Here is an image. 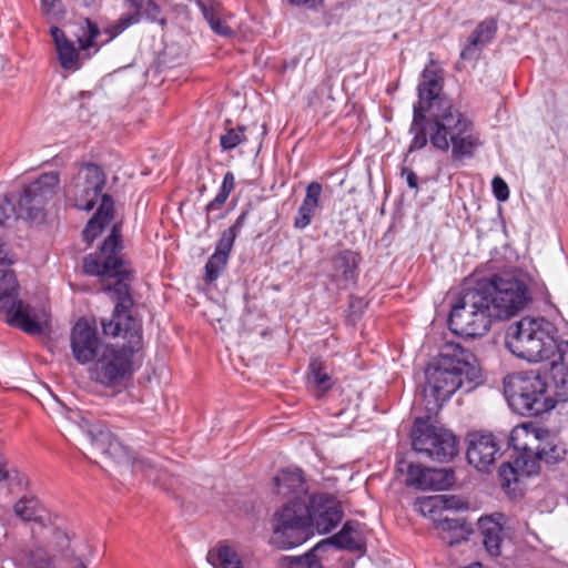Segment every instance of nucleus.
<instances>
[{
  "mask_svg": "<svg viewBox=\"0 0 568 568\" xmlns=\"http://www.w3.org/2000/svg\"><path fill=\"white\" fill-rule=\"evenodd\" d=\"M440 70L426 67L418 84V101L414 104L409 133L413 134L408 152L424 149L428 141L434 148L447 152L452 145L455 160L473 156L480 145L473 123L443 94Z\"/></svg>",
  "mask_w": 568,
  "mask_h": 568,
  "instance_id": "obj_1",
  "label": "nucleus"
},
{
  "mask_svg": "<svg viewBox=\"0 0 568 568\" xmlns=\"http://www.w3.org/2000/svg\"><path fill=\"white\" fill-rule=\"evenodd\" d=\"M342 518L339 501L327 494L286 503L274 513L271 544L278 549L297 547L310 538L313 528L320 534H328Z\"/></svg>",
  "mask_w": 568,
  "mask_h": 568,
  "instance_id": "obj_2",
  "label": "nucleus"
},
{
  "mask_svg": "<svg viewBox=\"0 0 568 568\" xmlns=\"http://www.w3.org/2000/svg\"><path fill=\"white\" fill-rule=\"evenodd\" d=\"M531 302L527 285L510 274L494 275L464 288L455 303H450L447 320L480 315L489 320H509L517 316Z\"/></svg>",
  "mask_w": 568,
  "mask_h": 568,
  "instance_id": "obj_3",
  "label": "nucleus"
},
{
  "mask_svg": "<svg viewBox=\"0 0 568 568\" xmlns=\"http://www.w3.org/2000/svg\"><path fill=\"white\" fill-rule=\"evenodd\" d=\"M105 343L93 361L91 378L106 388L129 382L142 365L144 338L141 322H100Z\"/></svg>",
  "mask_w": 568,
  "mask_h": 568,
  "instance_id": "obj_4",
  "label": "nucleus"
},
{
  "mask_svg": "<svg viewBox=\"0 0 568 568\" xmlns=\"http://www.w3.org/2000/svg\"><path fill=\"white\" fill-rule=\"evenodd\" d=\"M121 227V223H115L99 252L83 258V270L89 275L101 277L102 290L114 302L112 320H134L130 293L133 274L130 264L123 258Z\"/></svg>",
  "mask_w": 568,
  "mask_h": 568,
  "instance_id": "obj_5",
  "label": "nucleus"
},
{
  "mask_svg": "<svg viewBox=\"0 0 568 568\" xmlns=\"http://www.w3.org/2000/svg\"><path fill=\"white\" fill-rule=\"evenodd\" d=\"M423 397L429 413L437 412L464 385L473 389L480 377L474 355L458 344L449 343L442 349L437 362L425 369Z\"/></svg>",
  "mask_w": 568,
  "mask_h": 568,
  "instance_id": "obj_6",
  "label": "nucleus"
},
{
  "mask_svg": "<svg viewBox=\"0 0 568 568\" xmlns=\"http://www.w3.org/2000/svg\"><path fill=\"white\" fill-rule=\"evenodd\" d=\"M106 183L103 170L94 163H82L74 176L64 185V194L79 210L91 211L101 196L97 213L83 230V239L91 243L113 217L114 203L110 195L102 194Z\"/></svg>",
  "mask_w": 568,
  "mask_h": 568,
  "instance_id": "obj_7",
  "label": "nucleus"
},
{
  "mask_svg": "<svg viewBox=\"0 0 568 568\" xmlns=\"http://www.w3.org/2000/svg\"><path fill=\"white\" fill-rule=\"evenodd\" d=\"M560 338L559 322H514L507 327L505 345L517 357L536 363L555 355Z\"/></svg>",
  "mask_w": 568,
  "mask_h": 568,
  "instance_id": "obj_8",
  "label": "nucleus"
},
{
  "mask_svg": "<svg viewBox=\"0 0 568 568\" xmlns=\"http://www.w3.org/2000/svg\"><path fill=\"white\" fill-rule=\"evenodd\" d=\"M504 394L509 406L520 415L538 416L556 406L548 395L547 383L532 371L507 375L504 378Z\"/></svg>",
  "mask_w": 568,
  "mask_h": 568,
  "instance_id": "obj_9",
  "label": "nucleus"
},
{
  "mask_svg": "<svg viewBox=\"0 0 568 568\" xmlns=\"http://www.w3.org/2000/svg\"><path fill=\"white\" fill-rule=\"evenodd\" d=\"M412 445L415 452L439 463L450 462L458 452V440L453 432L426 423L414 427Z\"/></svg>",
  "mask_w": 568,
  "mask_h": 568,
  "instance_id": "obj_10",
  "label": "nucleus"
},
{
  "mask_svg": "<svg viewBox=\"0 0 568 568\" xmlns=\"http://www.w3.org/2000/svg\"><path fill=\"white\" fill-rule=\"evenodd\" d=\"M59 183V173L49 172L27 185L18 201L19 216L36 222L43 220L44 207L54 197Z\"/></svg>",
  "mask_w": 568,
  "mask_h": 568,
  "instance_id": "obj_11",
  "label": "nucleus"
},
{
  "mask_svg": "<svg viewBox=\"0 0 568 568\" xmlns=\"http://www.w3.org/2000/svg\"><path fill=\"white\" fill-rule=\"evenodd\" d=\"M30 568H87L74 554L70 537L62 530H54L47 551L38 550L32 556Z\"/></svg>",
  "mask_w": 568,
  "mask_h": 568,
  "instance_id": "obj_12",
  "label": "nucleus"
},
{
  "mask_svg": "<svg viewBox=\"0 0 568 568\" xmlns=\"http://www.w3.org/2000/svg\"><path fill=\"white\" fill-rule=\"evenodd\" d=\"M100 322H75L70 346L73 358L81 365L93 363L105 343L100 338Z\"/></svg>",
  "mask_w": 568,
  "mask_h": 568,
  "instance_id": "obj_13",
  "label": "nucleus"
},
{
  "mask_svg": "<svg viewBox=\"0 0 568 568\" xmlns=\"http://www.w3.org/2000/svg\"><path fill=\"white\" fill-rule=\"evenodd\" d=\"M19 284L11 270L0 271V311L8 320H39L28 304L17 300Z\"/></svg>",
  "mask_w": 568,
  "mask_h": 568,
  "instance_id": "obj_14",
  "label": "nucleus"
},
{
  "mask_svg": "<svg viewBox=\"0 0 568 568\" xmlns=\"http://www.w3.org/2000/svg\"><path fill=\"white\" fill-rule=\"evenodd\" d=\"M500 446L493 434L471 433L468 435L467 460L479 471H488L496 462Z\"/></svg>",
  "mask_w": 568,
  "mask_h": 568,
  "instance_id": "obj_15",
  "label": "nucleus"
},
{
  "mask_svg": "<svg viewBox=\"0 0 568 568\" xmlns=\"http://www.w3.org/2000/svg\"><path fill=\"white\" fill-rule=\"evenodd\" d=\"M85 432L92 443L103 453L118 462L130 459L129 449L101 422H85Z\"/></svg>",
  "mask_w": 568,
  "mask_h": 568,
  "instance_id": "obj_16",
  "label": "nucleus"
},
{
  "mask_svg": "<svg viewBox=\"0 0 568 568\" xmlns=\"http://www.w3.org/2000/svg\"><path fill=\"white\" fill-rule=\"evenodd\" d=\"M562 327V338L555 348V355L549 361V374L562 396L568 395V322H559Z\"/></svg>",
  "mask_w": 568,
  "mask_h": 568,
  "instance_id": "obj_17",
  "label": "nucleus"
},
{
  "mask_svg": "<svg viewBox=\"0 0 568 568\" xmlns=\"http://www.w3.org/2000/svg\"><path fill=\"white\" fill-rule=\"evenodd\" d=\"M50 34L52 37L61 68L69 71L79 70L82 65V50L75 48L74 42L65 34V32L55 26L50 28Z\"/></svg>",
  "mask_w": 568,
  "mask_h": 568,
  "instance_id": "obj_18",
  "label": "nucleus"
},
{
  "mask_svg": "<svg viewBox=\"0 0 568 568\" xmlns=\"http://www.w3.org/2000/svg\"><path fill=\"white\" fill-rule=\"evenodd\" d=\"M497 21L486 19L481 21L468 38L467 43L460 52V60L473 61L480 57L484 48L495 38Z\"/></svg>",
  "mask_w": 568,
  "mask_h": 568,
  "instance_id": "obj_19",
  "label": "nucleus"
},
{
  "mask_svg": "<svg viewBox=\"0 0 568 568\" xmlns=\"http://www.w3.org/2000/svg\"><path fill=\"white\" fill-rule=\"evenodd\" d=\"M357 254L349 250L342 251L332 258V280L338 287L346 288L349 284L355 282L357 277Z\"/></svg>",
  "mask_w": 568,
  "mask_h": 568,
  "instance_id": "obj_20",
  "label": "nucleus"
},
{
  "mask_svg": "<svg viewBox=\"0 0 568 568\" xmlns=\"http://www.w3.org/2000/svg\"><path fill=\"white\" fill-rule=\"evenodd\" d=\"M414 507L435 523L444 513L460 508V503L455 496L432 495L417 498Z\"/></svg>",
  "mask_w": 568,
  "mask_h": 568,
  "instance_id": "obj_21",
  "label": "nucleus"
},
{
  "mask_svg": "<svg viewBox=\"0 0 568 568\" xmlns=\"http://www.w3.org/2000/svg\"><path fill=\"white\" fill-rule=\"evenodd\" d=\"M323 192L322 184L318 182H311L306 186L305 196L297 209L294 217V227L297 230L306 229L315 216L316 211L320 207V200Z\"/></svg>",
  "mask_w": 568,
  "mask_h": 568,
  "instance_id": "obj_22",
  "label": "nucleus"
},
{
  "mask_svg": "<svg viewBox=\"0 0 568 568\" xmlns=\"http://www.w3.org/2000/svg\"><path fill=\"white\" fill-rule=\"evenodd\" d=\"M69 28L71 37H73L79 44V49L85 52V58L91 55V49H93L94 53L99 51L97 39L101 31L95 22L91 21L89 18H79L75 22L71 23Z\"/></svg>",
  "mask_w": 568,
  "mask_h": 568,
  "instance_id": "obj_23",
  "label": "nucleus"
},
{
  "mask_svg": "<svg viewBox=\"0 0 568 568\" xmlns=\"http://www.w3.org/2000/svg\"><path fill=\"white\" fill-rule=\"evenodd\" d=\"M504 515L485 517L479 519V528L483 535V544L491 556L500 555V546L506 536L501 520Z\"/></svg>",
  "mask_w": 568,
  "mask_h": 568,
  "instance_id": "obj_24",
  "label": "nucleus"
},
{
  "mask_svg": "<svg viewBox=\"0 0 568 568\" xmlns=\"http://www.w3.org/2000/svg\"><path fill=\"white\" fill-rule=\"evenodd\" d=\"M276 494L282 496L292 495L293 498L288 503H296L300 497L306 499L310 497L305 488L304 479L298 470H282L274 477Z\"/></svg>",
  "mask_w": 568,
  "mask_h": 568,
  "instance_id": "obj_25",
  "label": "nucleus"
},
{
  "mask_svg": "<svg viewBox=\"0 0 568 568\" xmlns=\"http://www.w3.org/2000/svg\"><path fill=\"white\" fill-rule=\"evenodd\" d=\"M544 427L534 423H524L513 428L509 436V445L516 452L534 453L542 436Z\"/></svg>",
  "mask_w": 568,
  "mask_h": 568,
  "instance_id": "obj_26",
  "label": "nucleus"
},
{
  "mask_svg": "<svg viewBox=\"0 0 568 568\" xmlns=\"http://www.w3.org/2000/svg\"><path fill=\"white\" fill-rule=\"evenodd\" d=\"M434 525L439 530L440 539L449 546L466 540L469 534L466 521L462 518H450L447 515H443Z\"/></svg>",
  "mask_w": 568,
  "mask_h": 568,
  "instance_id": "obj_27",
  "label": "nucleus"
},
{
  "mask_svg": "<svg viewBox=\"0 0 568 568\" xmlns=\"http://www.w3.org/2000/svg\"><path fill=\"white\" fill-rule=\"evenodd\" d=\"M13 513L23 521H36L44 525L49 520V514L40 500L33 496H23L13 505Z\"/></svg>",
  "mask_w": 568,
  "mask_h": 568,
  "instance_id": "obj_28",
  "label": "nucleus"
},
{
  "mask_svg": "<svg viewBox=\"0 0 568 568\" xmlns=\"http://www.w3.org/2000/svg\"><path fill=\"white\" fill-rule=\"evenodd\" d=\"M534 453L538 459L550 464L562 459L566 450L559 442L558 437L550 433L547 428H544L542 436H540Z\"/></svg>",
  "mask_w": 568,
  "mask_h": 568,
  "instance_id": "obj_29",
  "label": "nucleus"
},
{
  "mask_svg": "<svg viewBox=\"0 0 568 568\" xmlns=\"http://www.w3.org/2000/svg\"><path fill=\"white\" fill-rule=\"evenodd\" d=\"M206 559L214 568H244L235 548L226 542H219L210 549Z\"/></svg>",
  "mask_w": 568,
  "mask_h": 568,
  "instance_id": "obj_30",
  "label": "nucleus"
},
{
  "mask_svg": "<svg viewBox=\"0 0 568 568\" xmlns=\"http://www.w3.org/2000/svg\"><path fill=\"white\" fill-rule=\"evenodd\" d=\"M196 4L202 11L204 19L210 24L211 29L219 36L232 37L235 34L234 30L223 19L221 13V6L219 3L207 4L204 0H196Z\"/></svg>",
  "mask_w": 568,
  "mask_h": 568,
  "instance_id": "obj_31",
  "label": "nucleus"
},
{
  "mask_svg": "<svg viewBox=\"0 0 568 568\" xmlns=\"http://www.w3.org/2000/svg\"><path fill=\"white\" fill-rule=\"evenodd\" d=\"M233 246L224 244L221 239L216 244L214 254L209 258L205 265V278L207 282H214L225 268L230 252Z\"/></svg>",
  "mask_w": 568,
  "mask_h": 568,
  "instance_id": "obj_32",
  "label": "nucleus"
},
{
  "mask_svg": "<svg viewBox=\"0 0 568 568\" xmlns=\"http://www.w3.org/2000/svg\"><path fill=\"white\" fill-rule=\"evenodd\" d=\"M329 542L342 549L353 551H359L363 549V541L357 529V524L352 521L345 523L342 530L334 535L329 539Z\"/></svg>",
  "mask_w": 568,
  "mask_h": 568,
  "instance_id": "obj_33",
  "label": "nucleus"
},
{
  "mask_svg": "<svg viewBox=\"0 0 568 568\" xmlns=\"http://www.w3.org/2000/svg\"><path fill=\"white\" fill-rule=\"evenodd\" d=\"M452 333L463 339L484 336L490 329V322H446Z\"/></svg>",
  "mask_w": 568,
  "mask_h": 568,
  "instance_id": "obj_34",
  "label": "nucleus"
},
{
  "mask_svg": "<svg viewBox=\"0 0 568 568\" xmlns=\"http://www.w3.org/2000/svg\"><path fill=\"white\" fill-rule=\"evenodd\" d=\"M308 386L314 390V396L320 398L332 387L331 376L324 372L323 363L313 361L310 364Z\"/></svg>",
  "mask_w": 568,
  "mask_h": 568,
  "instance_id": "obj_35",
  "label": "nucleus"
},
{
  "mask_svg": "<svg viewBox=\"0 0 568 568\" xmlns=\"http://www.w3.org/2000/svg\"><path fill=\"white\" fill-rule=\"evenodd\" d=\"M318 549L320 546L301 557L283 556L277 561V568H323L321 560L316 556Z\"/></svg>",
  "mask_w": 568,
  "mask_h": 568,
  "instance_id": "obj_36",
  "label": "nucleus"
},
{
  "mask_svg": "<svg viewBox=\"0 0 568 568\" xmlns=\"http://www.w3.org/2000/svg\"><path fill=\"white\" fill-rule=\"evenodd\" d=\"M423 490H444L449 488L455 480L454 473L449 469L428 468Z\"/></svg>",
  "mask_w": 568,
  "mask_h": 568,
  "instance_id": "obj_37",
  "label": "nucleus"
},
{
  "mask_svg": "<svg viewBox=\"0 0 568 568\" xmlns=\"http://www.w3.org/2000/svg\"><path fill=\"white\" fill-rule=\"evenodd\" d=\"M6 474L1 477V481H7L11 489H26L29 485L28 476L4 459Z\"/></svg>",
  "mask_w": 568,
  "mask_h": 568,
  "instance_id": "obj_38",
  "label": "nucleus"
},
{
  "mask_svg": "<svg viewBox=\"0 0 568 568\" xmlns=\"http://www.w3.org/2000/svg\"><path fill=\"white\" fill-rule=\"evenodd\" d=\"M500 478V485L503 489L506 490L507 494H516V488L513 485H517L519 479L521 478L520 474L517 471V468L514 463H504L499 467L498 471Z\"/></svg>",
  "mask_w": 568,
  "mask_h": 568,
  "instance_id": "obj_39",
  "label": "nucleus"
},
{
  "mask_svg": "<svg viewBox=\"0 0 568 568\" xmlns=\"http://www.w3.org/2000/svg\"><path fill=\"white\" fill-rule=\"evenodd\" d=\"M518 456L514 459L517 471L521 477L535 475L539 470V465L535 453L518 452Z\"/></svg>",
  "mask_w": 568,
  "mask_h": 568,
  "instance_id": "obj_40",
  "label": "nucleus"
},
{
  "mask_svg": "<svg viewBox=\"0 0 568 568\" xmlns=\"http://www.w3.org/2000/svg\"><path fill=\"white\" fill-rule=\"evenodd\" d=\"M12 327H16L29 335H37L43 338H51L50 323L51 322H8Z\"/></svg>",
  "mask_w": 568,
  "mask_h": 568,
  "instance_id": "obj_41",
  "label": "nucleus"
},
{
  "mask_svg": "<svg viewBox=\"0 0 568 568\" xmlns=\"http://www.w3.org/2000/svg\"><path fill=\"white\" fill-rule=\"evenodd\" d=\"M139 18L136 13H124L115 22L104 29V34L108 36L105 42L113 40L115 37L121 34L130 26L138 23Z\"/></svg>",
  "mask_w": 568,
  "mask_h": 568,
  "instance_id": "obj_42",
  "label": "nucleus"
},
{
  "mask_svg": "<svg viewBox=\"0 0 568 568\" xmlns=\"http://www.w3.org/2000/svg\"><path fill=\"white\" fill-rule=\"evenodd\" d=\"M245 126H239L237 129H229L225 134L221 135L220 144L223 150H233L243 141Z\"/></svg>",
  "mask_w": 568,
  "mask_h": 568,
  "instance_id": "obj_43",
  "label": "nucleus"
},
{
  "mask_svg": "<svg viewBox=\"0 0 568 568\" xmlns=\"http://www.w3.org/2000/svg\"><path fill=\"white\" fill-rule=\"evenodd\" d=\"M41 11L49 22L59 21L64 14L61 0H41Z\"/></svg>",
  "mask_w": 568,
  "mask_h": 568,
  "instance_id": "obj_44",
  "label": "nucleus"
},
{
  "mask_svg": "<svg viewBox=\"0 0 568 568\" xmlns=\"http://www.w3.org/2000/svg\"><path fill=\"white\" fill-rule=\"evenodd\" d=\"M426 473H428V468L410 464L407 469L406 485L423 490V483L426 481Z\"/></svg>",
  "mask_w": 568,
  "mask_h": 568,
  "instance_id": "obj_45",
  "label": "nucleus"
},
{
  "mask_svg": "<svg viewBox=\"0 0 568 568\" xmlns=\"http://www.w3.org/2000/svg\"><path fill=\"white\" fill-rule=\"evenodd\" d=\"M246 219L247 212L244 211L237 216L236 221L232 226L223 231L221 240L224 241V244L233 246L236 236L239 235L240 231L242 230L246 222Z\"/></svg>",
  "mask_w": 568,
  "mask_h": 568,
  "instance_id": "obj_46",
  "label": "nucleus"
},
{
  "mask_svg": "<svg viewBox=\"0 0 568 568\" xmlns=\"http://www.w3.org/2000/svg\"><path fill=\"white\" fill-rule=\"evenodd\" d=\"M10 219H21L19 207L8 195L0 197V225H3Z\"/></svg>",
  "mask_w": 568,
  "mask_h": 568,
  "instance_id": "obj_47",
  "label": "nucleus"
},
{
  "mask_svg": "<svg viewBox=\"0 0 568 568\" xmlns=\"http://www.w3.org/2000/svg\"><path fill=\"white\" fill-rule=\"evenodd\" d=\"M134 9L133 13L145 16L148 19L155 21L158 20L161 9L153 0H141V6H131Z\"/></svg>",
  "mask_w": 568,
  "mask_h": 568,
  "instance_id": "obj_48",
  "label": "nucleus"
},
{
  "mask_svg": "<svg viewBox=\"0 0 568 568\" xmlns=\"http://www.w3.org/2000/svg\"><path fill=\"white\" fill-rule=\"evenodd\" d=\"M491 185L494 194L498 201H506L509 197L508 185L501 178H494Z\"/></svg>",
  "mask_w": 568,
  "mask_h": 568,
  "instance_id": "obj_49",
  "label": "nucleus"
},
{
  "mask_svg": "<svg viewBox=\"0 0 568 568\" xmlns=\"http://www.w3.org/2000/svg\"><path fill=\"white\" fill-rule=\"evenodd\" d=\"M367 306V303L362 297H352L349 302L351 315L361 316L363 308Z\"/></svg>",
  "mask_w": 568,
  "mask_h": 568,
  "instance_id": "obj_50",
  "label": "nucleus"
},
{
  "mask_svg": "<svg viewBox=\"0 0 568 568\" xmlns=\"http://www.w3.org/2000/svg\"><path fill=\"white\" fill-rule=\"evenodd\" d=\"M229 194L219 191L217 195L206 205V211L212 212L215 209H220L227 200Z\"/></svg>",
  "mask_w": 568,
  "mask_h": 568,
  "instance_id": "obj_51",
  "label": "nucleus"
},
{
  "mask_svg": "<svg viewBox=\"0 0 568 568\" xmlns=\"http://www.w3.org/2000/svg\"><path fill=\"white\" fill-rule=\"evenodd\" d=\"M402 175L406 176L407 185L410 189H417L418 187V178H417V175H416V173L414 171H412L408 168H404L402 170Z\"/></svg>",
  "mask_w": 568,
  "mask_h": 568,
  "instance_id": "obj_52",
  "label": "nucleus"
},
{
  "mask_svg": "<svg viewBox=\"0 0 568 568\" xmlns=\"http://www.w3.org/2000/svg\"><path fill=\"white\" fill-rule=\"evenodd\" d=\"M233 187H234V176L231 172H227L224 175L223 183H222L220 191L225 192L226 194L230 195Z\"/></svg>",
  "mask_w": 568,
  "mask_h": 568,
  "instance_id": "obj_53",
  "label": "nucleus"
},
{
  "mask_svg": "<svg viewBox=\"0 0 568 568\" xmlns=\"http://www.w3.org/2000/svg\"><path fill=\"white\" fill-rule=\"evenodd\" d=\"M323 0H290L291 3L303 4L310 8H316Z\"/></svg>",
  "mask_w": 568,
  "mask_h": 568,
  "instance_id": "obj_54",
  "label": "nucleus"
},
{
  "mask_svg": "<svg viewBox=\"0 0 568 568\" xmlns=\"http://www.w3.org/2000/svg\"><path fill=\"white\" fill-rule=\"evenodd\" d=\"M79 6L84 8L92 7L97 0H74Z\"/></svg>",
  "mask_w": 568,
  "mask_h": 568,
  "instance_id": "obj_55",
  "label": "nucleus"
},
{
  "mask_svg": "<svg viewBox=\"0 0 568 568\" xmlns=\"http://www.w3.org/2000/svg\"><path fill=\"white\" fill-rule=\"evenodd\" d=\"M133 468H134L135 470H136V469H139V470H142V471H143V470H144V462H143V460H135V462L133 463Z\"/></svg>",
  "mask_w": 568,
  "mask_h": 568,
  "instance_id": "obj_56",
  "label": "nucleus"
},
{
  "mask_svg": "<svg viewBox=\"0 0 568 568\" xmlns=\"http://www.w3.org/2000/svg\"><path fill=\"white\" fill-rule=\"evenodd\" d=\"M131 6H141V0H126Z\"/></svg>",
  "mask_w": 568,
  "mask_h": 568,
  "instance_id": "obj_57",
  "label": "nucleus"
},
{
  "mask_svg": "<svg viewBox=\"0 0 568 568\" xmlns=\"http://www.w3.org/2000/svg\"><path fill=\"white\" fill-rule=\"evenodd\" d=\"M262 129H263V134H265V133H266V126H265V124H263V125H262Z\"/></svg>",
  "mask_w": 568,
  "mask_h": 568,
  "instance_id": "obj_58",
  "label": "nucleus"
},
{
  "mask_svg": "<svg viewBox=\"0 0 568 568\" xmlns=\"http://www.w3.org/2000/svg\"><path fill=\"white\" fill-rule=\"evenodd\" d=\"M457 69H459V70L462 69L460 62L457 63Z\"/></svg>",
  "mask_w": 568,
  "mask_h": 568,
  "instance_id": "obj_59",
  "label": "nucleus"
},
{
  "mask_svg": "<svg viewBox=\"0 0 568 568\" xmlns=\"http://www.w3.org/2000/svg\"><path fill=\"white\" fill-rule=\"evenodd\" d=\"M525 320H531V321H535L536 318H535V317H531V318H529V317H526Z\"/></svg>",
  "mask_w": 568,
  "mask_h": 568,
  "instance_id": "obj_60",
  "label": "nucleus"
}]
</instances>
